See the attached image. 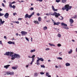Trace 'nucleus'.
<instances>
[{
	"instance_id": "nucleus-1",
	"label": "nucleus",
	"mask_w": 77,
	"mask_h": 77,
	"mask_svg": "<svg viewBox=\"0 0 77 77\" xmlns=\"http://www.w3.org/2000/svg\"><path fill=\"white\" fill-rule=\"evenodd\" d=\"M9 56L11 57V60H15V58L19 59L21 57V56L20 55L17 54H14V52H10Z\"/></svg>"
},
{
	"instance_id": "nucleus-2",
	"label": "nucleus",
	"mask_w": 77,
	"mask_h": 77,
	"mask_svg": "<svg viewBox=\"0 0 77 77\" xmlns=\"http://www.w3.org/2000/svg\"><path fill=\"white\" fill-rule=\"evenodd\" d=\"M71 8H72V6H69V5H65V6L64 7L62 8V9L63 10V11L66 9V11H68L69 9L70 10Z\"/></svg>"
},
{
	"instance_id": "nucleus-3",
	"label": "nucleus",
	"mask_w": 77,
	"mask_h": 77,
	"mask_svg": "<svg viewBox=\"0 0 77 77\" xmlns=\"http://www.w3.org/2000/svg\"><path fill=\"white\" fill-rule=\"evenodd\" d=\"M51 15L55 16L56 18H57L59 17V16H60V14L59 13H57L56 12H54L53 14H51Z\"/></svg>"
},
{
	"instance_id": "nucleus-4",
	"label": "nucleus",
	"mask_w": 77,
	"mask_h": 77,
	"mask_svg": "<svg viewBox=\"0 0 77 77\" xmlns=\"http://www.w3.org/2000/svg\"><path fill=\"white\" fill-rule=\"evenodd\" d=\"M6 73L7 75H14V72L8 71L6 72Z\"/></svg>"
},
{
	"instance_id": "nucleus-5",
	"label": "nucleus",
	"mask_w": 77,
	"mask_h": 77,
	"mask_svg": "<svg viewBox=\"0 0 77 77\" xmlns=\"http://www.w3.org/2000/svg\"><path fill=\"white\" fill-rule=\"evenodd\" d=\"M35 57V55H32L31 57L32 59V61L30 63V65H32V64H33V62H34V61L35 60V59H34V57Z\"/></svg>"
},
{
	"instance_id": "nucleus-6",
	"label": "nucleus",
	"mask_w": 77,
	"mask_h": 77,
	"mask_svg": "<svg viewBox=\"0 0 77 77\" xmlns=\"http://www.w3.org/2000/svg\"><path fill=\"white\" fill-rule=\"evenodd\" d=\"M21 33L22 36H24V35H26L27 33V32L25 31H22L21 32Z\"/></svg>"
},
{
	"instance_id": "nucleus-7",
	"label": "nucleus",
	"mask_w": 77,
	"mask_h": 77,
	"mask_svg": "<svg viewBox=\"0 0 77 77\" xmlns=\"http://www.w3.org/2000/svg\"><path fill=\"white\" fill-rule=\"evenodd\" d=\"M9 15L8 13H6L4 15V17H5V18H8Z\"/></svg>"
},
{
	"instance_id": "nucleus-8",
	"label": "nucleus",
	"mask_w": 77,
	"mask_h": 77,
	"mask_svg": "<svg viewBox=\"0 0 77 77\" xmlns=\"http://www.w3.org/2000/svg\"><path fill=\"white\" fill-rule=\"evenodd\" d=\"M37 58L38 59L37 60H38L39 61L40 60V61H42V62H43L44 61V60L42 58H39V57H37Z\"/></svg>"
},
{
	"instance_id": "nucleus-9",
	"label": "nucleus",
	"mask_w": 77,
	"mask_h": 77,
	"mask_svg": "<svg viewBox=\"0 0 77 77\" xmlns=\"http://www.w3.org/2000/svg\"><path fill=\"white\" fill-rule=\"evenodd\" d=\"M25 18H30V15H29L28 14H26L25 16Z\"/></svg>"
},
{
	"instance_id": "nucleus-10",
	"label": "nucleus",
	"mask_w": 77,
	"mask_h": 77,
	"mask_svg": "<svg viewBox=\"0 0 77 77\" xmlns=\"http://www.w3.org/2000/svg\"><path fill=\"white\" fill-rule=\"evenodd\" d=\"M54 23V25H57V26H59V24H60V22H58L57 23L55 22V21L53 22Z\"/></svg>"
},
{
	"instance_id": "nucleus-11",
	"label": "nucleus",
	"mask_w": 77,
	"mask_h": 77,
	"mask_svg": "<svg viewBox=\"0 0 77 77\" xmlns=\"http://www.w3.org/2000/svg\"><path fill=\"white\" fill-rule=\"evenodd\" d=\"M10 54V52H7L4 54V55L6 56H9Z\"/></svg>"
},
{
	"instance_id": "nucleus-12",
	"label": "nucleus",
	"mask_w": 77,
	"mask_h": 77,
	"mask_svg": "<svg viewBox=\"0 0 77 77\" xmlns=\"http://www.w3.org/2000/svg\"><path fill=\"white\" fill-rule=\"evenodd\" d=\"M61 25L62 26H66V27H67V24L63 23H61Z\"/></svg>"
},
{
	"instance_id": "nucleus-13",
	"label": "nucleus",
	"mask_w": 77,
	"mask_h": 77,
	"mask_svg": "<svg viewBox=\"0 0 77 77\" xmlns=\"http://www.w3.org/2000/svg\"><path fill=\"white\" fill-rule=\"evenodd\" d=\"M18 66H16L15 67H12V68L13 69H17V68H18Z\"/></svg>"
},
{
	"instance_id": "nucleus-14",
	"label": "nucleus",
	"mask_w": 77,
	"mask_h": 77,
	"mask_svg": "<svg viewBox=\"0 0 77 77\" xmlns=\"http://www.w3.org/2000/svg\"><path fill=\"white\" fill-rule=\"evenodd\" d=\"M9 66H10V65H8L4 66V68H5L6 69H8V67H9Z\"/></svg>"
},
{
	"instance_id": "nucleus-15",
	"label": "nucleus",
	"mask_w": 77,
	"mask_h": 77,
	"mask_svg": "<svg viewBox=\"0 0 77 77\" xmlns=\"http://www.w3.org/2000/svg\"><path fill=\"white\" fill-rule=\"evenodd\" d=\"M69 22L70 23V24H71L74 23V20L72 19H70Z\"/></svg>"
},
{
	"instance_id": "nucleus-16",
	"label": "nucleus",
	"mask_w": 77,
	"mask_h": 77,
	"mask_svg": "<svg viewBox=\"0 0 77 77\" xmlns=\"http://www.w3.org/2000/svg\"><path fill=\"white\" fill-rule=\"evenodd\" d=\"M52 8L53 11H57V9H54V6H52Z\"/></svg>"
},
{
	"instance_id": "nucleus-17",
	"label": "nucleus",
	"mask_w": 77,
	"mask_h": 77,
	"mask_svg": "<svg viewBox=\"0 0 77 77\" xmlns=\"http://www.w3.org/2000/svg\"><path fill=\"white\" fill-rule=\"evenodd\" d=\"M36 63L37 65H40L39 61L38 60H37Z\"/></svg>"
},
{
	"instance_id": "nucleus-18",
	"label": "nucleus",
	"mask_w": 77,
	"mask_h": 77,
	"mask_svg": "<svg viewBox=\"0 0 77 77\" xmlns=\"http://www.w3.org/2000/svg\"><path fill=\"white\" fill-rule=\"evenodd\" d=\"M59 18L60 20H63V17H62V16L60 17Z\"/></svg>"
},
{
	"instance_id": "nucleus-19",
	"label": "nucleus",
	"mask_w": 77,
	"mask_h": 77,
	"mask_svg": "<svg viewBox=\"0 0 77 77\" xmlns=\"http://www.w3.org/2000/svg\"><path fill=\"white\" fill-rule=\"evenodd\" d=\"M34 14H35V13H34V12L31 13V15H29V17H30V18H31V17H32V16L33 15H34Z\"/></svg>"
},
{
	"instance_id": "nucleus-20",
	"label": "nucleus",
	"mask_w": 77,
	"mask_h": 77,
	"mask_svg": "<svg viewBox=\"0 0 77 77\" xmlns=\"http://www.w3.org/2000/svg\"><path fill=\"white\" fill-rule=\"evenodd\" d=\"M49 45H50V46H53L54 47H56L55 45H54V44L49 43Z\"/></svg>"
},
{
	"instance_id": "nucleus-21",
	"label": "nucleus",
	"mask_w": 77,
	"mask_h": 77,
	"mask_svg": "<svg viewBox=\"0 0 77 77\" xmlns=\"http://www.w3.org/2000/svg\"><path fill=\"white\" fill-rule=\"evenodd\" d=\"M12 2H9V6L11 8L12 6Z\"/></svg>"
},
{
	"instance_id": "nucleus-22",
	"label": "nucleus",
	"mask_w": 77,
	"mask_h": 77,
	"mask_svg": "<svg viewBox=\"0 0 77 77\" xmlns=\"http://www.w3.org/2000/svg\"><path fill=\"white\" fill-rule=\"evenodd\" d=\"M70 65V64L68 63H66V66H69Z\"/></svg>"
},
{
	"instance_id": "nucleus-23",
	"label": "nucleus",
	"mask_w": 77,
	"mask_h": 77,
	"mask_svg": "<svg viewBox=\"0 0 77 77\" xmlns=\"http://www.w3.org/2000/svg\"><path fill=\"white\" fill-rule=\"evenodd\" d=\"M38 21L39 22H41V17H39L38 18Z\"/></svg>"
},
{
	"instance_id": "nucleus-24",
	"label": "nucleus",
	"mask_w": 77,
	"mask_h": 77,
	"mask_svg": "<svg viewBox=\"0 0 77 77\" xmlns=\"http://www.w3.org/2000/svg\"><path fill=\"white\" fill-rule=\"evenodd\" d=\"M72 49H71L70 51H69L68 52V54H71V53H72Z\"/></svg>"
},
{
	"instance_id": "nucleus-25",
	"label": "nucleus",
	"mask_w": 77,
	"mask_h": 77,
	"mask_svg": "<svg viewBox=\"0 0 77 77\" xmlns=\"http://www.w3.org/2000/svg\"><path fill=\"white\" fill-rule=\"evenodd\" d=\"M35 49L32 50L30 51V53H33V52H35Z\"/></svg>"
},
{
	"instance_id": "nucleus-26",
	"label": "nucleus",
	"mask_w": 77,
	"mask_h": 77,
	"mask_svg": "<svg viewBox=\"0 0 77 77\" xmlns=\"http://www.w3.org/2000/svg\"><path fill=\"white\" fill-rule=\"evenodd\" d=\"M62 2L63 3H66V0H62Z\"/></svg>"
},
{
	"instance_id": "nucleus-27",
	"label": "nucleus",
	"mask_w": 77,
	"mask_h": 77,
	"mask_svg": "<svg viewBox=\"0 0 77 77\" xmlns=\"http://www.w3.org/2000/svg\"><path fill=\"white\" fill-rule=\"evenodd\" d=\"M34 23H35V24H39V23L38 22V21H36V20H35V21L34 22Z\"/></svg>"
},
{
	"instance_id": "nucleus-28",
	"label": "nucleus",
	"mask_w": 77,
	"mask_h": 77,
	"mask_svg": "<svg viewBox=\"0 0 77 77\" xmlns=\"http://www.w3.org/2000/svg\"><path fill=\"white\" fill-rule=\"evenodd\" d=\"M47 29V26H45L43 27V30H46Z\"/></svg>"
},
{
	"instance_id": "nucleus-29",
	"label": "nucleus",
	"mask_w": 77,
	"mask_h": 77,
	"mask_svg": "<svg viewBox=\"0 0 77 77\" xmlns=\"http://www.w3.org/2000/svg\"><path fill=\"white\" fill-rule=\"evenodd\" d=\"M57 59H59V60H63V59H62V58L60 57H57Z\"/></svg>"
},
{
	"instance_id": "nucleus-30",
	"label": "nucleus",
	"mask_w": 77,
	"mask_h": 77,
	"mask_svg": "<svg viewBox=\"0 0 77 77\" xmlns=\"http://www.w3.org/2000/svg\"><path fill=\"white\" fill-rule=\"evenodd\" d=\"M57 36L58 37H59V38H60L61 37V35L59 33H58Z\"/></svg>"
},
{
	"instance_id": "nucleus-31",
	"label": "nucleus",
	"mask_w": 77,
	"mask_h": 77,
	"mask_svg": "<svg viewBox=\"0 0 77 77\" xmlns=\"http://www.w3.org/2000/svg\"><path fill=\"white\" fill-rule=\"evenodd\" d=\"M8 43L9 44H12V42L11 41H9L8 42Z\"/></svg>"
},
{
	"instance_id": "nucleus-32",
	"label": "nucleus",
	"mask_w": 77,
	"mask_h": 77,
	"mask_svg": "<svg viewBox=\"0 0 77 77\" xmlns=\"http://www.w3.org/2000/svg\"><path fill=\"white\" fill-rule=\"evenodd\" d=\"M74 16L72 17V18H77V15H74Z\"/></svg>"
},
{
	"instance_id": "nucleus-33",
	"label": "nucleus",
	"mask_w": 77,
	"mask_h": 77,
	"mask_svg": "<svg viewBox=\"0 0 77 77\" xmlns=\"http://www.w3.org/2000/svg\"><path fill=\"white\" fill-rule=\"evenodd\" d=\"M41 68H45V66L44 65H41Z\"/></svg>"
},
{
	"instance_id": "nucleus-34",
	"label": "nucleus",
	"mask_w": 77,
	"mask_h": 77,
	"mask_svg": "<svg viewBox=\"0 0 77 77\" xmlns=\"http://www.w3.org/2000/svg\"><path fill=\"white\" fill-rule=\"evenodd\" d=\"M34 77H37L38 76V73H35L34 75Z\"/></svg>"
},
{
	"instance_id": "nucleus-35",
	"label": "nucleus",
	"mask_w": 77,
	"mask_h": 77,
	"mask_svg": "<svg viewBox=\"0 0 77 77\" xmlns=\"http://www.w3.org/2000/svg\"><path fill=\"white\" fill-rule=\"evenodd\" d=\"M4 15V14L0 13V17L3 16Z\"/></svg>"
},
{
	"instance_id": "nucleus-36",
	"label": "nucleus",
	"mask_w": 77,
	"mask_h": 77,
	"mask_svg": "<svg viewBox=\"0 0 77 77\" xmlns=\"http://www.w3.org/2000/svg\"><path fill=\"white\" fill-rule=\"evenodd\" d=\"M46 76H48L49 75H49V74L48 73V72H46Z\"/></svg>"
},
{
	"instance_id": "nucleus-37",
	"label": "nucleus",
	"mask_w": 77,
	"mask_h": 77,
	"mask_svg": "<svg viewBox=\"0 0 77 77\" xmlns=\"http://www.w3.org/2000/svg\"><path fill=\"white\" fill-rule=\"evenodd\" d=\"M62 52H61L59 53V54L60 55V56H61L62 55Z\"/></svg>"
},
{
	"instance_id": "nucleus-38",
	"label": "nucleus",
	"mask_w": 77,
	"mask_h": 77,
	"mask_svg": "<svg viewBox=\"0 0 77 77\" xmlns=\"http://www.w3.org/2000/svg\"><path fill=\"white\" fill-rule=\"evenodd\" d=\"M2 6L5 8V4L3 3H2Z\"/></svg>"
},
{
	"instance_id": "nucleus-39",
	"label": "nucleus",
	"mask_w": 77,
	"mask_h": 77,
	"mask_svg": "<svg viewBox=\"0 0 77 77\" xmlns=\"http://www.w3.org/2000/svg\"><path fill=\"white\" fill-rule=\"evenodd\" d=\"M25 39H26V40H27L28 42H29V39L26 37H25Z\"/></svg>"
},
{
	"instance_id": "nucleus-40",
	"label": "nucleus",
	"mask_w": 77,
	"mask_h": 77,
	"mask_svg": "<svg viewBox=\"0 0 77 77\" xmlns=\"http://www.w3.org/2000/svg\"><path fill=\"white\" fill-rule=\"evenodd\" d=\"M34 9V8L33 7H31L30 8V11H32V10H33Z\"/></svg>"
},
{
	"instance_id": "nucleus-41",
	"label": "nucleus",
	"mask_w": 77,
	"mask_h": 77,
	"mask_svg": "<svg viewBox=\"0 0 77 77\" xmlns=\"http://www.w3.org/2000/svg\"><path fill=\"white\" fill-rule=\"evenodd\" d=\"M11 8H13V9H15V5H13V6H11Z\"/></svg>"
},
{
	"instance_id": "nucleus-42",
	"label": "nucleus",
	"mask_w": 77,
	"mask_h": 77,
	"mask_svg": "<svg viewBox=\"0 0 77 77\" xmlns=\"http://www.w3.org/2000/svg\"><path fill=\"white\" fill-rule=\"evenodd\" d=\"M40 74L41 75H43V74H44V72H40Z\"/></svg>"
},
{
	"instance_id": "nucleus-43",
	"label": "nucleus",
	"mask_w": 77,
	"mask_h": 77,
	"mask_svg": "<svg viewBox=\"0 0 77 77\" xmlns=\"http://www.w3.org/2000/svg\"><path fill=\"white\" fill-rule=\"evenodd\" d=\"M56 1L57 3H59L60 2V0H56Z\"/></svg>"
},
{
	"instance_id": "nucleus-44",
	"label": "nucleus",
	"mask_w": 77,
	"mask_h": 77,
	"mask_svg": "<svg viewBox=\"0 0 77 77\" xmlns=\"http://www.w3.org/2000/svg\"><path fill=\"white\" fill-rule=\"evenodd\" d=\"M29 65V64H28L27 65H26V68H28Z\"/></svg>"
},
{
	"instance_id": "nucleus-45",
	"label": "nucleus",
	"mask_w": 77,
	"mask_h": 77,
	"mask_svg": "<svg viewBox=\"0 0 77 77\" xmlns=\"http://www.w3.org/2000/svg\"><path fill=\"white\" fill-rule=\"evenodd\" d=\"M50 49L49 48H46L45 49L46 51H48V50H50Z\"/></svg>"
},
{
	"instance_id": "nucleus-46",
	"label": "nucleus",
	"mask_w": 77,
	"mask_h": 77,
	"mask_svg": "<svg viewBox=\"0 0 77 77\" xmlns=\"http://www.w3.org/2000/svg\"><path fill=\"white\" fill-rule=\"evenodd\" d=\"M58 47H60L61 46V45L60 44H58L57 45Z\"/></svg>"
},
{
	"instance_id": "nucleus-47",
	"label": "nucleus",
	"mask_w": 77,
	"mask_h": 77,
	"mask_svg": "<svg viewBox=\"0 0 77 77\" xmlns=\"http://www.w3.org/2000/svg\"><path fill=\"white\" fill-rule=\"evenodd\" d=\"M0 44H2V45H3V44H2V41H0Z\"/></svg>"
},
{
	"instance_id": "nucleus-48",
	"label": "nucleus",
	"mask_w": 77,
	"mask_h": 77,
	"mask_svg": "<svg viewBox=\"0 0 77 77\" xmlns=\"http://www.w3.org/2000/svg\"><path fill=\"white\" fill-rule=\"evenodd\" d=\"M1 24H3L5 23V21H2L1 22Z\"/></svg>"
},
{
	"instance_id": "nucleus-49",
	"label": "nucleus",
	"mask_w": 77,
	"mask_h": 77,
	"mask_svg": "<svg viewBox=\"0 0 77 77\" xmlns=\"http://www.w3.org/2000/svg\"><path fill=\"white\" fill-rule=\"evenodd\" d=\"M4 38H5V39H7V37L6 36H4Z\"/></svg>"
},
{
	"instance_id": "nucleus-50",
	"label": "nucleus",
	"mask_w": 77,
	"mask_h": 77,
	"mask_svg": "<svg viewBox=\"0 0 77 77\" xmlns=\"http://www.w3.org/2000/svg\"><path fill=\"white\" fill-rule=\"evenodd\" d=\"M16 23H17V24H19V21H16Z\"/></svg>"
},
{
	"instance_id": "nucleus-51",
	"label": "nucleus",
	"mask_w": 77,
	"mask_h": 77,
	"mask_svg": "<svg viewBox=\"0 0 77 77\" xmlns=\"http://www.w3.org/2000/svg\"><path fill=\"white\" fill-rule=\"evenodd\" d=\"M37 15L38 16H39V15H40V14H39V13H38L37 14Z\"/></svg>"
},
{
	"instance_id": "nucleus-52",
	"label": "nucleus",
	"mask_w": 77,
	"mask_h": 77,
	"mask_svg": "<svg viewBox=\"0 0 77 77\" xmlns=\"http://www.w3.org/2000/svg\"><path fill=\"white\" fill-rule=\"evenodd\" d=\"M22 20V19L21 18H19L18 19V20Z\"/></svg>"
},
{
	"instance_id": "nucleus-53",
	"label": "nucleus",
	"mask_w": 77,
	"mask_h": 77,
	"mask_svg": "<svg viewBox=\"0 0 77 77\" xmlns=\"http://www.w3.org/2000/svg\"><path fill=\"white\" fill-rule=\"evenodd\" d=\"M28 57L29 58H32V57H31V56H28Z\"/></svg>"
},
{
	"instance_id": "nucleus-54",
	"label": "nucleus",
	"mask_w": 77,
	"mask_h": 77,
	"mask_svg": "<svg viewBox=\"0 0 77 77\" xmlns=\"http://www.w3.org/2000/svg\"><path fill=\"white\" fill-rule=\"evenodd\" d=\"M12 4H14V3H15V2H13L12 3H11Z\"/></svg>"
},
{
	"instance_id": "nucleus-55",
	"label": "nucleus",
	"mask_w": 77,
	"mask_h": 77,
	"mask_svg": "<svg viewBox=\"0 0 77 77\" xmlns=\"http://www.w3.org/2000/svg\"><path fill=\"white\" fill-rule=\"evenodd\" d=\"M54 30H57V28H54Z\"/></svg>"
},
{
	"instance_id": "nucleus-56",
	"label": "nucleus",
	"mask_w": 77,
	"mask_h": 77,
	"mask_svg": "<svg viewBox=\"0 0 77 77\" xmlns=\"http://www.w3.org/2000/svg\"><path fill=\"white\" fill-rule=\"evenodd\" d=\"M38 0L39 2H42V0Z\"/></svg>"
},
{
	"instance_id": "nucleus-57",
	"label": "nucleus",
	"mask_w": 77,
	"mask_h": 77,
	"mask_svg": "<svg viewBox=\"0 0 77 77\" xmlns=\"http://www.w3.org/2000/svg\"><path fill=\"white\" fill-rule=\"evenodd\" d=\"M55 68H58V66H57V65H56Z\"/></svg>"
},
{
	"instance_id": "nucleus-58",
	"label": "nucleus",
	"mask_w": 77,
	"mask_h": 77,
	"mask_svg": "<svg viewBox=\"0 0 77 77\" xmlns=\"http://www.w3.org/2000/svg\"><path fill=\"white\" fill-rule=\"evenodd\" d=\"M0 21L1 23L2 21V19H0Z\"/></svg>"
},
{
	"instance_id": "nucleus-59",
	"label": "nucleus",
	"mask_w": 77,
	"mask_h": 77,
	"mask_svg": "<svg viewBox=\"0 0 77 77\" xmlns=\"http://www.w3.org/2000/svg\"><path fill=\"white\" fill-rule=\"evenodd\" d=\"M12 44H13V45H15V42H12Z\"/></svg>"
},
{
	"instance_id": "nucleus-60",
	"label": "nucleus",
	"mask_w": 77,
	"mask_h": 77,
	"mask_svg": "<svg viewBox=\"0 0 77 77\" xmlns=\"http://www.w3.org/2000/svg\"><path fill=\"white\" fill-rule=\"evenodd\" d=\"M44 18L45 19H47V16H45Z\"/></svg>"
},
{
	"instance_id": "nucleus-61",
	"label": "nucleus",
	"mask_w": 77,
	"mask_h": 77,
	"mask_svg": "<svg viewBox=\"0 0 77 77\" xmlns=\"http://www.w3.org/2000/svg\"><path fill=\"white\" fill-rule=\"evenodd\" d=\"M48 62H51V60H48Z\"/></svg>"
},
{
	"instance_id": "nucleus-62",
	"label": "nucleus",
	"mask_w": 77,
	"mask_h": 77,
	"mask_svg": "<svg viewBox=\"0 0 77 77\" xmlns=\"http://www.w3.org/2000/svg\"><path fill=\"white\" fill-rule=\"evenodd\" d=\"M16 36H18V33H17L16 34Z\"/></svg>"
},
{
	"instance_id": "nucleus-63",
	"label": "nucleus",
	"mask_w": 77,
	"mask_h": 77,
	"mask_svg": "<svg viewBox=\"0 0 77 77\" xmlns=\"http://www.w3.org/2000/svg\"><path fill=\"white\" fill-rule=\"evenodd\" d=\"M3 2H4V3H6V1L4 0L3 1Z\"/></svg>"
},
{
	"instance_id": "nucleus-64",
	"label": "nucleus",
	"mask_w": 77,
	"mask_h": 77,
	"mask_svg": "<svg viewBox=\"0 0 77 77\" xmlns=\"http://www.w3.org/2000/svg\"><path fill=\"white\" fill-rule=\"evenodd\" d=\"M3 11V9L0 8V11Z\"/></svg>"
}]
</instances>
